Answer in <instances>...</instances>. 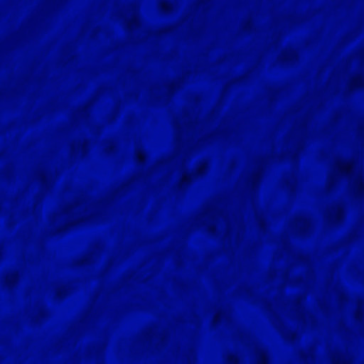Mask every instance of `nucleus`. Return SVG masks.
<instances>
[{"mask_svg": "<svg viewBox=\"0 0 364 364\" xmlns=\"http://www.w3.org/2000/svg\"><path fill=\"white\" fill-rule=\"evenodd\" d=\"M153 100H159V0H153Z\"/></svg>", "mask_w": 364, "mask_h": 364, "instance_id": "obj_1", "label": "nucleus"}, {"mask_svg": "<svg viewBox=\"0 0 364 364\" xmlns=\"http://www.w3.org/2000/svg\"><path fill=\"white\" fill-rule=\"evenodd\" d=\"M187 155L188 151H185L178 158V171L180 172H183V178H181L173 186L175 193L178 195H183L185 193L193 179L189 173L183 172L187 161Z\"/></svg>", "mask_w": 364, "mask_h": 364, "instance_id": "obj_2", "label": "nucleus"}, {"mask_svg": "<svg viewBox=\"0 0 364 364\" xmlns=\"http://www.w3.org/2000/svg\"><path fill=\"white\" fill-rule=\"evenodd\" d=\"M349 164L350 165V168L347 170L345 168V163L342 160H336L335 162L337 172L341 175L353 178L358 193L364 196V178L355 171L353 167L352 162L349 163Z\"/></svg>", "mask_w": 364, "mask_h": 364, "instance_id": "obj_3", "label": "nucleus"}, {"mask_svg": "<svg viewBox=\"0 0 364 364\" xmlns=\"http://www.w3.org/2000/svg\"><path fill=\"white\" fill-rule=\"evenodd\" d=\"M264 160H260L256 171L253 173L248 181L249 194L251 196L256 193L259 189L264 172Z\"/></svg>", "mask_w": 364, "mask_h": 364, "instance_id": "obj_4", "label": "nucleus"}, {"mask_svg": "<svg viewBox=\"0 0 364 364\" xmlns=\"http://www.w3.org/2000/svg\"><path fill=\"white\" fill-rule=\"evenodd\" d=\"M345 217V211L340 205H336L332 208V212L329 215L330 221L334 225L343 223Z\"/></svg>", "mask_w": 364, "mask_h": 364, "instance_id": "obj_5", "label": "nucleus"}, {"mask_svg": "<svg viewBox=\"0 0 364 364\" xmlns=\"http://www.w3.org/2000/svg\"><path fill=\"white\" fill-rule=\"evenodd\" d=\"M294 225L301 233L305 234L309 230L311 223L306 218L298 217L294 220Z\"/></svg>", "mask_w": 364, "mask_h": 364, "instance_id": "obj_6", "label": "nucleus"}, {"mask_svg": "<svg viewBox=\"0 0 364 364\" xmlns=\"http://www.w3.org/2000/svg\"><path fill=\"white\" fill-rule=\"evenodd\" d=\"M279 58L283 63H291L298 59V55L296 51L292 50H284L281 53Z\"/></svg>", "mask_w": 364, "mask_h": 364, "instance_id": "obj_7", "label": "nucleus"}, {"mask_svg": "<svg viewBox=\"0 0 364 364\" xmlns=\"http://www.w3.org/2000/svg\"><path fill=\"white\" fill-rule=\"evenodd\" d=\"M257 364H269V356L267 351L263 348H255Z\"/></svg>", "mask_w": 364, "mask_h": 364, "instance_id": "obj_8", "label": "nucleus"}, {"mask_svg": "<svg viewBox=\"0 0 364 364\" xmlns=\"http://www.w3.org/2000/svg\"><path fill=\"white\" fill-rule=\"evenodd\" d=\"M207 169H208L207 164L201 163L196 171H194L191 173H189V174L191 176V177L193 178H198V177L203 176L206 173Z\"/></svg>", "mask_w": 364, "mask_h": 364, "instance_id": "obj_9", "label": "nucleus"}, {"mask_svg": "<svg viewBox=\"0 0 364 364\" xmlns=\"http://www.w3.org/2000/svg\"><path fill=\"white\" fill-rule=\"evenodd\" d=\"M304 149V146L301 141H298L295 146V151L291 152L289 154L290 161L294 162H297L299 161V153Z\"/></svg>", "mask_w": 364, "mask_h": 364, "instance_id": "obj_10", "label": "nucleus"}, {"mask_svg": "<svg viewBox=\"0 0 364 364\" xmlns=\"http://www.w3.org/2000/svg\"><path fill=\"white\" fill-rule=\"evenodd\" d=\"M350 89L353 88H362L364 87V77L362 75H357L355 77L350 85Z\"/></svg>", "mask_w": 364, "mask_h": 364, "instance_id": "obj_11", "label": "nucleus"}, {"mask_svg": "<svg viewBox=\"0 0 364 364\" xmlns=\"http://www.w3.org/2000/svg\"><path fill=\"white\" fill-rule=\"evenodd\" d=\"M294 310H295V312L297 315V316L299 318H303V314H301V306H302V299L301 297H296L294 300Z\"/></svg>", "mask_w": 364, "mask_h": 364, "instance_id": "obj_12", "label": "nucleus"}, {"mask_svg": "<svg viewBox=\"0 0 364 364\" xmlns=\"http://www.w3.org/2000/svg\"><path fill=\"white\" fill-rule=\"evenodd\" d=\"M355 318L359 323H364V311L362 308L361 304L358 305V307L355 313Z\"/></svg>", "mask_w": 364, "mask_h": 364, "instance_id": "obj_13", "label": "nucleus"}, {"mask_svg": "<svg viewBox=\"0 0 364 364\" xmlns=\"http://www.w3.org/2000/svg\"><path fill=\"white\" fill-rule=\"evenodd\" d=\"M333 364H350V360L343 355H333L332 357Z\"/></svg>", "mask_w": 364, "mask_h": 364, "instance_id": "obj_14", "label": "nucleus"}, {"mask_svg": "<svg viewBox=\"0 0 364 364\" xmlns=\"http://www.w3.org/2000/svg\"><path fill=\"white\" fill-rule=\"evenodd\" d=\"M228 315L225 310L220 311L218 314H216L213 318V323L216 324L219 323L221 320H227Z\"/></svg>", "mask_w": 364, "mask_h": 364, "instance_id": "obj_15", "label": "nucleus"}, {"mask_svg": "<svg viewBox=\"0 0 364 364\" xmlns=\"http://www.w3.org/2000/svg\"><path fill=\"white\" fill-rule=\"evenodd\" d=\"M301 360L304 362H309L314 360V356L310 350L307 352H301L300 353Z\"/></svg>", "mask_w": 364, "mask_h": 364, "instance_id": "obj_16", "label": "nucleus"}, {"mask_svg": "<svg viewBox=\"0 0 364 364\" xmlns=\"http://www.w3.org/2000/svg\"><path fill=\"white\" fill-rule=\"evenodd\" d=\"M226 364H240L239 358L235 354H229L225 358Z\"/></svg>", "mask_w": 364, "mask_h": 364, "instance_id": "obj_17", "label": "nucleus"}, {"mask_svg": "<svg viewBox=\"0 0 364 364\" xmlns=\"http://www.w3.org/2000/svg\"><path fill=\"white\" fill-rule=\"evenodd\" d=\"M284 337L290 342H294L297 339V336L291 331H287L283 333Z\"/></svg>", "mask_w": 364, "mask_h": 364, "instance_id": "obj_18", "label": "nucleus"}, {"mask_svg": "<svg viewBox=\"0 0 364 364\" xmlns=\"http://www.w3.org/2000/svg\"><path fill=\"white\" fill-rule=\"evenodd\" d=\"M183 79H178L173 82L170 85V89L173 91L178 90L181 88Z\"/></svg>", "mask_w": 364, "mask_h": 364, "instance_id": "obj_19", "label": "nucleus"}, {"mask_svg": "<svg viewBox=\"0 0 364 364\" xmlns=\"http://www.w3.org/2000/svg\"><path fill=\"white\" fill-rule=\"evenodd\" d=\"M243 30L246 32H252L254 31L253 23L250 20L247 21L243 24Z\"/></svg>", "mask_w": 364, "mask_h": 364, "instance_id": "obj_20", "label": "nucleus"}, {"mask_svg": "<svg viewBox=\"0 0 364 364\" xmlns=\"http://www.w3.org/2000/svg\"><path fill=\"white\" fill-rule=\"evenodd\" d=\"M336 293H337V295L338 297V300L340 301L344 302V301H347V296L344 293H341L339 291H336Z\"/></svg>", "mask_w": 364, "mask_h": 364, "instance_id": "obj_21", "label": "nucleus"}, {"mask_svg": "<svg viewBox=\"0 0 364 364\" xmlns=\"http://www.w3.org/2000/svg\"><path fill=\"white\" fill-rule=\"evenodd\" d=\"M297 260L301 263H306L307 261V258L304 255H299L297 256Z\"/></svg>", "mask_w": 364, "mask_h": 364, "instance_id": "obj_22", "label": "nucleus"}, {"mask_svg": "<svg viewBox=\"0 0 364 364\" xmlns=\"http://www.w3.org/2000/svg\"><path fill=\"white\" fill-rule=\"evenodd\" d=\"M208 230L212 235H214L215 233V228L214 225H208Z\"/></svg>", "mask_w": 364, "mask_h": 364, "instance_id": "obj_23", "label": "nucleus"}, {"mask_svg": "<svg viewBox=\"0 0 364 364\" xmlns=\"http://www.w3.org/2000/svg\"><path fill=\"white\" fill-rule=\"evenodd\" d=\"M244 80V77H240L239 78L234 79L231 81L232 84H237L241 82Z\"/></svg>", "mask_w": 364, "mask_h": 364, "instance_id": "obj_24", "label": "nucleus"}, {"mask_svg": "<svg viewBox=\"0 0 364 364\" xmlns=\"http://www.w3.org/2000/svg\"><path fill=\"white\" fill-rule=\"evenodd\" d=\"M259 225L262 230H264L266 228V223L263 220H259Z\"/></svg>", "mask_w": 364, "mask_h": 364, "instance_id": "obj_25", "label": "nucleus"}, {"mask_svg": "<svg viewBox=\"0 0 364 364\" xmlns=\"http://www.w3.org/2000/svg\"><path fill=\"white\" fill-rule=\"evenodd\" d=\"M278 41H279V38H277V36H273L272 45L276 46L277 44V43H278Z\"/></svg>", "mask_w": 364, "mask_h": 364, "instance_id": "obj_26", "label": "nucleus"}, {"mask_svg": "<svg viewBox=\"0 0 364 364\" xmlns=\"http://www.w3.org/2000/svg\"><path fill=\"white\" fill-rule=\"evenodd\" d=\"M287 185L291 190H293L294 184L291 181H287Z\"/></svg>", "mask_w": 364, "mask_h": 364, "instance_id": "obj_27", "label": "nucleus"}, {"mask_svg": "<svg viewBox=\"0 0 364 364\" xmlns=\"http://www.w3.org/2000/svg\"><path fill=\"white\" fill-rule=\"evenodd\" d=\"M210 1V0H200V4H203V5H205L207 4L208 3H209Z\"/></svg>", "mask_w": 364, "mask_h": 364, "instance_id": "obj_28", "label": "nucleus"}, {"mask_svg": "<svg viewBox=\"0 0 364 364\" xmlns=\"http://www.w3.org/2000/svg\"><path fill=\"white\" fill-rule=\"evenodd\" d=\"M160 9H161V14L163 10H164V5H163V3H162V0H161V7H160Z\"/></svg>", "mask_w": 364, "mask_h": 364, "instance_id": "obj_29", "label": "nucleus"}, {"mask_svg": "<svg viewBox=\"0 0 364 364\" xmlns=\"http://www.w3.org/2000/svg\"><path fill=\"white\" fill-rule=\"evenodd\" d=\"M289 21L292 23H296V21L295 19H294L293 18H289Z\"/></svg>", "mask_w": 364, "mask_h": 364, "instance_id": "obj_30", "label": "nucleus"}, {"mask_svg": "<svg viewBox=\"0 0 364 364\" xmlns=\"http://www.w3.org/2000/svg\"><path fill=\"white\" fill-rule=\"evenodd\" d=\"M160 339H161V345L162 344V332L161 331V337H160Z\"/></svg>", "mask_w": 364, "mask_h": 364, "instance_id": "obj_31", "label": "nucleus"}, {"mask_svg": "<svg viewBox=\"0 0 364 364\" xmlns=\"http://www.w3.org/2000/svg\"><path fill=\"white\" fill-rule=\"evenodd\" d=\"M213 136H214V134H210V135L208 136V138H209V139H211V138H213Z\"/></svg>", "mask_w": 364, "mask_h": 364, "instance_id": "obj_32", "label": "nucleus"}, {"mask_svg": "<svg viewBox=\"0 0 364 364\" xmlns=\"http://www.w3.org/2000/svg\"><path fill=\"white\" fill-rule=\"evenodd\" d=\"M286 276H287V275H286V274H284L282 275V277H283L284 279H285V278H286Z\"/></svg>", "mask_w": 364, "mask_h": 364, "instance_id": "obj_33", "label": "nucleus"}, {"mask_svg": "<svg viewBox=\"0 0 364 364\" xmlns=\"http://www.w3.org/2000/svg\"><path fill=\"white\" fill-rule=\"evenodd\" d=\"M361 132H362V133H364V127L363 129H361Z\"/></svg>", "mask_w": 364, "mask_h": 364, "instance_id": "obj_34", "label": "nucleus"}, {"mask_svg": "<svg viewBox=\"0 0 364 364\" xmlns=\"http://www.w3.org/2000/svg\"><path fill=\"white\" fill-rule=\"evenodd\" d=\"M245 292H246V294H249L250 293V291L248 290H246Z\"/></svg>", "mask_w": 364, "mask_h": 364, "instance_id": "obj_35", "label": "nucleus"}, {"mask_svg": "<svg viewBox=\"0 0 364 364\" xmlns=\"http://www.w3.org/2000/svg\"><path fill=\"white\" fill-rule=\"evenodd\" d=\"M296 282H299V279H296Z\"/></svg>", "mask_w": 364, "mask_h": 364, "instance_id": "obj_36", "label": "nucleus"}, {"mask_svg": "<svg viewBox=\"0 0 364 364\" xmlns=\"http://www.w3.org/2000/svg\"><path fill=\"white\" fill-rule=\"evenodd\" d=\"M160 32H161V35L162 34V29L161 28L160 30Z\"/></svg>", "mask_w": 364, "mask_h": 364, "instance_id": "obj_37", "label": "nucleus"}, {"mask_svg": "<svg viewBox=\"0 0 364 364\" xmlns=\"http://www.w3.org/2000/svg\"><path fill=\"white\" fill-rule=\"evenodd\" d=\"M160 181H161V182L162 181V179H161V178L160 179Z\"/></svg>", "mask_w": 364, "mask_h": 364, "instance_id": "obj_38", "label": "nucleus"}, {"mask_svg": "<svg viewBox=\"0 0 364 364\" xmlns=\"http://www.w3.org/2000/svg\"><path fill=\"white\" fill-rule=\"evenodd\" d=\"M160 255H161V256L162 255V253H161V252L160 253Z\"/></svg>", "mask_w": 364, "mask_h": 364, "instance_id": "obj_39", "label": "nucleus"}, {"mask_svg": "<svg viewBox=\"0 0 364 364\" xmlns=\"http://www.w3.org/2000/svg\"><path fill=\"white\" fill-rule=\"evenodd\" d=\"M160 294H162V291H160Z\"/></svg>", "mask_w": 364, "mask_h": 364, "instance_id": "obj_40", "label": "nucleus"}]
</instances>
